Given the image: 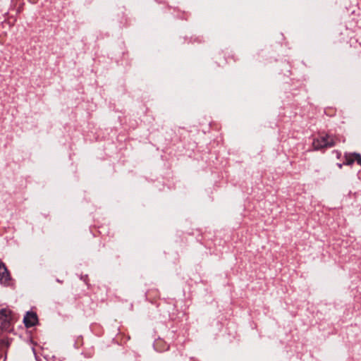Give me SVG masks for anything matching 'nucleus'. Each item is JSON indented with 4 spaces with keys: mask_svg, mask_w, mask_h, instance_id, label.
Instances as JSON below:
<instances>
[{
    "mask_svg": "<svg viewBox=\"0 0 361 361\" xmlns=\"http://www.w3.org/2000/svg\"><path fill=\"white\" fill-rule=\"evenodd\" d=\"M11 320V312L7 309L0 311V328L7 329Z\"/></svg>",
    "mask_w": 361,
    "mask_h": 361,
    "instance_id": "obj_2",
    "label": "nucleus"
},
{
    "mask_svg": "<svg viewBox=\"0 0 361 361\" xmlns=\"http://www.w3.org/2000/svg\"><path fill=\"white\" fill-rule=\"evenodd\" d=\"M10 281V274L5 264L1 260H0V283L4 286H8Z\"/></svg>",
    "mask_w": 361,
    "mask_h": 361,
    "instance_id": "obj_3",
    "label": "nucleus"
},
{
    "mask_svg": "<svg viewBox=\"0 0 361 361\" xmlns=\"http://www.w3.org/2000/svg\"><path fill=\"white\" fill-rule=\"evenodd\" d=\"M337 142V139L329 135H321L314 138L312 142V147L314 150H319L324 147H331Z\"/></svg>",
    "mask_w": 361,
    "mask_h": 361,
    "instance_id": "obj_1",
    "label": "nucleus"
},
{
    "mask_svg": "<svg viewBox=\"0 0 361 361\" xmlns=\"http://www.w3.org/2000/svg\"><path fill=\"white\" fill-rule=\"evenodd\" d=\"M345 161L344 162V164L350 165L355 161H357V162L361 165V156L360 154H357V153L345 154Z\"/></svg>",
    "mask_w": 361,
    "mask_h": 361,
    "instance_id": "obj_5",
    "label": "nucleus"
},
{
    "mask_svg": "<svg viewBox=\"0 0 361 361\" xmlns=\"http://www.w3.org/2000/svg\"><path fill=\"white\" fill-rule=\"evenodd\" d=\"M23 321L27 327H31L37 323V317L36 314L33 312H27L26 315L24 317Z\"/></svg>",
    "mask_w": 361,
    "mask_h": 361,
    "instance_id": "obj_4",
    "label": "nucleus"
},
{
    "mask_svg": "<svg viewBox=\"0 0 361 361\" xmlns=\"http://www.w3.org/2000/svg\"><path fill=\"white\" fill-rule=\"evenodd\" d=\"M338 167L341 169L342 167V164H338Z\"/></svg>",
    "mask_w": 361,
    "mask_h": 361,
    "instance_id": "obj_6",
    "label": "nucleus"
},
{
    "mask_svg": "<svg viewBox=\"0 0 361 361\" xmlns=\"http://www.w3.org/2000/svg\"><path fill=\"white\" fill-rule=\"evenodd\" d=\"M336 153H337V157H339V156H340V153H339V152H336Z\"/></svg>",
    "mask_w": 361,
    "mask_h": 361,
    "instance_id": "obj_7",
    "label": "nucleus"
}]
</instances>
